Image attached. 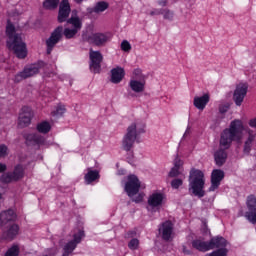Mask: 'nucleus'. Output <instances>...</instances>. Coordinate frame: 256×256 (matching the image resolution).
I'll use <instances>...</instances> for the list:
<instances>
[{"label":"nucleus","mask_w":256,"mask_h":256,"mask_svg":"<svg viewBox=\"0 0 256 256\" xmlns=\"http://www.w3.org/2000/svg\"><path fill=\"white\" fill-rule=\"evenodd\" d=\"M219 111H220V113H227V111H229V106L228 105H220Z\"/></svg>","instance_id":"obj_45"},{"label":"nucleus","mask_w":256,"mask_h":256,"mask_svg":"<svg viewBox=\"0 0 256 256\" xmlns=\"http://www.w3.org/2000/svg\"><path fill=\"white\" fill-rule=\"evenodd\" d=\"M247 207H248V212H251V211H256V197L251 195V196H248L247 198Z\"/></svg>","instance_id":"obj_31"},{"label":"nucleus","mask_w":256,"mask_h":256,"mask_svg":"<svg viewBox=\"0 0 256 256\" xmlns=\"http://www.w3.org/2000/svg\"><path fill=\"white\" fill-rule=\"evenodd\" d=\"M107 9H109V3L100 1L92 8V13H103V11H107Z\"/></svg>","instance_id":"obj_27"},{"label":"nucleus","mask_w":256,"mask_h":256,"mask_svg":"<svg viewBox=\"0 0 256 256\" xmlns=\"http://www.w3.org/2000/svg\"><path fill=\"white\" fill-rule=\"evenodd\" d=\"M137 140V124L132 123L128 128L126 135L123 139V149L125 151H131L135 141Z\"/></svg>","instance_id":"obj_5"},{"label":"nucleus","mask_w":256,"mask_h":256,"mask_svg":"<svg viewBox=\"0 0 256 256\" xmlns=\"http://www.w3.org/2000/svg\"><path fill=\"white\" fill-rule=\"evenodd\" d=\"M6 227H8V229L3 232V239H8L9 241L15 239L19 233V226L17 224H8Z\"/></svg>","instance_id":"obj_17"},{"label":"nucleus","mask_w":256,"mask_h":256,"mask_svg":"<svg viewBox=\"0 0 256 256\" xmlns=\"http://www.w3.org/2000/svg\"><path fill=\"white\" fill-rule=\"evenodd\" d=\"M141 189V182L135 175L128 176V181L125 184V191L129 197H135Z\"/></svg>","instance_id":"obj_6"},{"label":"nucleus","mask_w":256,"mask_h":256,"mask_svg":"<svg viewBox=\"0 0 256 256\" xmlns=\"http://www.w3.org/2000/svg\"><path fill=\"white\" fill-rule=\"evenodd\" d=\"M163 12L161 10H155L150 13V15H161Z\"/></svg>","instance_id":"obj_49"},{"label":"nucleus","mask_w":256,"mask_h":256,"mask_svg":"<svg viewBox=\"0 0 256 256\" xmlns=\"http://www.w3.org/2000/svg\"><path fill=\"white\" fill-rule=\"evenodd\" d=\"M5 256H19V246L13 245L12 247H10L6 251Z\"/></svg>","instance_id":"obj_32"},{"label":"nucleus","mask_w":256,"mask_h":256,"mask_svg":"<svg viewBox=\"0 0 256 256\" xmlns=\"http://www.w3.org/2000/svg\"><path fill=\"white\" fill-rule=\"evenodd\" d=\"M129 249L135 250L139 247V240L134 238L128 243Z\"/></svg>","instance_id":"obj_36"},{"label":"nucleus","mask_w":256,"mask_h":256,"mask_svg":"<svg viewBox=\"0 0 256 256\" xmlns=\"http://www.w3.org/2000/svg\"><path fill=\"white\" fill-rule=\"evenodd\" d=\"M129 85H130V89H132L134 93H143L145 91V82L131 80Z\"/></svg>","instance_id":"obj_25"},{"label":"nucleus","mask_w":256,"mask_h":256,"mask_svg":"<svg viewBox=\"0 0 256 256\" xmlns=\"http://www.w3.org/2000/svg\"><path fill=\"white\" fill-rule=\"evenodd\" d=\"M254 141H255V134L253 133L252 130H248V138L244 142V146H243V153H245V155H249V153H251V147L253 146Z\"/></svg>","instance_id":"obj_22"},{"label":"nucleus","mask_w":256,"mask_h":256,"mask_svg":"<svg viewBox=\"0 0 256 256\" xmlns=\"http://www.w3.org/2000/svg\"><path fill=\"white\" fill-rule=\"evenodd\" d=\"M37 131L39 133L47 134L51 131V124H49V122H47V121L40 122L37 125Z\"/></svg>","instance_id":"obj_28"},{"label":"nucleus","mask_w":256,"mask_h":256,"mask_svg":"<svg viewBox=\"0 0 256 256\" xmlns=\"http://www.w3.org/2000/svg\"><path fill=\"white\" fill-rule=\"evenodd\" d=\"M69 15H71V4L69 0H62L59 4L58 23H67L69 21Z\"/></svg>","instance_id":"obj_8"},{"label":"nucleus","mask_w":256,"mask_h":256,"mask_svg":"<svg viewBox=\"0 0 256 256\" xmlns=\"http://www.w3.org/2000/svg\"><path fill=\"white\" fill-rule=\"evenodd\" d=\"M33 119V110L30 107L24 106L18 118V126L23 129L31 125Z\"/></svg>","instance_id":"obj_11"},{"label":"nucleus","mask_w":256,"mask_h":256,"mask_svg":"<svg viewBox=\"0 0 256 256\" xmlns=\"http://www.w3.org/2000/svg\"><path fill=\"white\" fill-rule=\"evenodd\" d=\"M121 49L122 51H125V52L131 51V44L129 43V41L127 40L122 41Z\"/></svg>","instance_id":"obj_37"},{"label":"nucleus","mask_w":256,"mask_h":256,"mask_svg":"<svg viewBox=\"0 0 256 256\" xmlns=\"http://www.w3.org/2000/svg\"><path fill=\"white\" fill-rule=\"evenodd\" d=\"M12 175L15 181H19V179H23V175H24L23 166H16L14 171L12 172Z\"/></svg>","instance_id":"obj_30"},{"label":"nucleus","mask_w":256,"mask_h":256,"mask_svg":"<svg viewBox=\"0 0 256 256\" xmlns=\"http://www.w3.org/2000/svg\"><path fill=\"white\" fill-rule=\"evenodd\" d=\"M74 1H75V3H78V4L83 3V0H74Z\"/></svg>","instance_id":"obj_52"},{"label":"nucleus","mask_w":256,"mask_h":256,"mask_svg":"<svg viewBox=\"0 0 256 256\" xmlns=\"http://www.w3.org/2000/svg\"><path fill=\"white\" fill-rule=\"evenodd\" d=\"M27 143H31L32 145H44L45 137L39 134H27L25 136Z\"/></svg>","instance_id":"obj_20"},{"label":"nucleus","mask_w":256,"mask_h":256,"mask_svg":"<svg viewBox=\"0 0 256 256\" xmlns=\"http://www.w3.org/2000/svg\"><path fill=\"white\" fill-rule=\"evenodd\" d=\"M15 219H17V214H15V211L11 209L3 211L0 214V226L5 228L7 225H11V222Z\"/></svg>","instance_id":"obj_15"},{"label":"nucleus","mask_w":256,"mask_h":256,"mask_svg":"<svg viewBox=\"0 0 256 256\" xmlns=\"http://www.w3.org/2000/svg\"><path fill=\"white\" fill-rule=\"evenodd\" d=\"M182 165H183V161H181L179 157H176V159L174 160V167L179 169Z\"/></svg>","instance_id":"obj_44"},{"label":"nucleus","mask_w":256,"mask_h":256,"mask_svg":"<svg viewBox=\"0 0 256 256\" xmlns=\"http://www.w3.org/2000/svg\"><path fill=\"white\" fill-rule=\"evenodd\" d=\"M243 122L241 120H234L230 123V129H225L220 137V149L214 153V161L217 167H223L227 161V152L225 149L231 147L233 141H241L243 139Z\"/></svg>","instance_id":"obj_1"},{"label":"nucleus","mask_w":256,"mask_h":256,"mask_svg":"<svg viewBox=\"0 0 256 256\" xmlns=\"http://www.w3.org/2000/svg\"><path fill=\"white\" fill-rule=\"evenodd\" d=\"M159 233L162 235L164 241H171V235H173V222L168 220L162 223L159 228Z\"/></svg>","instance_id":"obj_16"},{"label":"nucleus","mask_w":256,"mask_h":256,"mask_svg":"<svg viewBox=\"0 0 256 256\" xmlns=\"http://www.w3.org/2000/svg\"><path fill=\"white\" fill-rule=\"evenodd\" d=\"M39 69H41V63L30 65L29 67L25 68L23 72H20L15 76V82L19 83L23 81V79L37 75V73H39Z\"/></svg>","instance_id":"obj_10"},{"label":"nucleus","mask_w":256,"mask_h":256,"mask_svg":"<svg viewBox=\"0 0 256 256\" xmlns=\"http://www.w3.org/2000/svg\"><path fill=\"white\" fill-rule=\"evenodd\" d=\"M225 179V172L220 169H215L211 174V187L209 191H215V189H219V185H221V181Z\"/></svg>","instance_id":"obj_13"},{"label":"nucleus","mask_w":256,"mask_h":256,"mask_svg":"<svg viewBox=\"0 0 256 256\" xmlns=\"http://www.w3.org/2000/svg\"><path fill=\"white\" fill-rule=\"evenodd\" d=\"M248 125L250 127H253L254 129H256V118L250 119L249 122H248Z\"/></svg>","instance_id":"obj_47"},{"label":"nucleus","mask_w":256,"mask_h":256,"mask_svg":"<svg viewBox=\"0 0 256 256\" xmlns=\"http://www.w3.org/2000/svg\"><path fill=\"white\" fill-rule=\"evenodd\" d=\"M133 79H141V69H135L133 71Z\"/></svg>","instance_id":"obj_43"},{"label":"nucleus","mask_w":256,"mask_h":256,"mask_svg":"<svg viewBox=\"0 0 256 256\" xmlns=\"http://www.w3.org/2000/svg\"><path fill=\"white\" fill-rule=\"evenodd\" d=\"M177 175H179V168L174 166L169 172V177H177Z\"/></svg>","instance_id":"obj_41"},{"label":"nucleus","mask_w":256,"mask_h":256,"mask_svg":"<svg viewBox=\"0 0 256 256\" xmlns=\"http://www.w3.org/2000/svg\"><path fill=\"white\" fill-rule=\"evenodd\" d=\"M88 41L96 47H104L107 41H109V36L103 33H93L88 37Z\"/></svg>","instance_id":"obj_14"},{"label":"nucleus","mask_w":256,"mask_h":256,"mask_svg":"<svg viewBox=\"0 0 256 256\" xmlns=\"http://www.w3.org/2000/svg\"><path fill=\"white\" fill-rule=\"evenodd\" d=\"M189 181L192 193L196 195V197H205V191L203 190L205 187V174L203 171L195 168L191 169Z\"/></svg>","instance_id":"obj_4"},{"label":"nucleus","mask_w":256,"mask_h":256,"mask_svg":"<svg viewBox=\"0 0 256 256\" xmlns=\"http://www.w3.org/2000/svg\"><path fill=\"white\" fill-rule=\"evenodd\" d=\"M7 156V146L0 145V158Z\"/></svg>","instance_id":"obj_42"},{"label":"nucleus","mask_w":256,"mask_h":256,"mask_svg":"<svg viewBox=\"0 0 256 256\" xmlns=\"http://www.w3.org/2000/svg\"><path fill=\"white\" fill-rule=\"evenodd\" d=\"M159 5H162V7H165V5H167V0H160Z\"/></svg>","instance_id":"obj_51"},{"label":"nucleus","mask_w":256,"mask_h":256,"mask_svg":"<svg viewBox=\"0 0 256 256\" xmlns=\"http://www.w3.org/2000/svg\"><path fill=\"white\" fill-rule=\"evenodd\" d=\"M135 203H141L143 201V194H138L135 198H133Z\"/></svg>","instance_id":"obj_46"},{"label":"nucleus","mask_w":256,"mask_h":256,"mask_svg":"<svg viewBox=\"0 0 256 256\" xmlns=\"http://www.w3.org/2000/svg\"><path fill=\"white\" fill-rule=\"evenodd\" d=\"M44 9L53 10L59 7V0H46L43 2Z\"/></svg>","instance_id":"obj_29"},{"label":"nucleus","mask_w":256,"mask_h":256,"mask_svg":"<svg viewBox=\"0 0 256 256\" xmlns=\"http://www.w3.org/2000/svg\"><path fill=\"white\" fill-rule=\"evenodd\" d=\"M208 256H227V249L221 248L217 251L210 253Z\"/></svg>","instance_id":"obj_35"},{"label":"nucleus","mask_w":256,"mask_h":256,"mask_svg":"<svg viewBox=\"0 0 256 256\" xmlns=\"http://www.w3.org/2000/svg\"><path fill=\"white\" fill-rule=\"evenodd\" d=\"M4 171H7V165L0 163V173H3Z\"/></svg>","instance_id":"obj_48"},{"label":"nucleus","mask_w":256,"mask_h":256,"mask_svg":"<svg viewBox=\"0 0 256 256\" xmlns=\"http://www.w3.org/2000/svg\"><path fill=\"white\" fill-rule=\"evenodd\" d=\"M85 236V232L79 230L77 234H74V239L71 240L70 242H68L65 246H64V253L62 256H69L71 255V253H73V251H75L77 244L81 243V239H83V237Z\"/></svg>","instance_id":"obj_12"},{"label":"nucleus","mask_w":256,"mask_h":256,"mask_svg":"<svg viewBox=\"0 0 256 256\" xmlns=\"http://www.w3.org/2000/svg\"><path fill=\"white\" fill-rule=\"evenodd\" d=\"M183 253H185L186 255H190L191 251L187 250V247L183 246Z\"/></svg>","instance_id":"obj_50"},{"label":"nucleus","mask_w":256,"mask_h":256,"mask_svg":"<svg viewBox=\"0 0 256 256\" xmlns=\"http://www.w3.org/2000/svg\"><path fill=\"white\" fill-rule=\"evenodd\" d=\"M249 89V85L247 83H239L236 86V89L233 94V101L238 107H241L245 97L247 96V91Z\"/></svg>","instance_id":"obj_9"},{"label":"nucleus","mask_w":256,"mask_h":256,"mask_svg":"<svg viewBox=\"0 0 256 256\" xmlns=\"http://www.w3.org/2000/svg\"><path fill=\"white\" fill-rule=\"evenodd\" d=\"M66 24L71 25V27H66L63 30V26H58L52 32L49 39L46 41L48 55H51V51H53V47L57 45L58 41H61L63 34L66 39H74L77 33L81 31V27H83V22L81 21V18H79L78 16H71L67 20Z\"/></svg>","instance_id":"obj_2"},{"label":"nucleus","mask_w":256,"mask_h":256,"mask_svg":"<svg viewBox=\"0 0 256 256\" xmlns=\"http://www.w3.org/2000/svg\"><path fill=\"white\" fill-rule=\"evenodd\" d=\"M63 113H65V106L58 105L56 111L52 112V115H63Z\"/></svg>","instance_id":"obj_38"},{"label":"nucleus","mask_w":256,"mask_h":256,"mask_svg":"<svg viewBox=\"0 0 256 256\" xmlns=\"http://www.w3.org/2000/svg\"><path fill=\"white\" fill-rule=\"evenodd\" d=\"M99 177V171L88 169V173L84 176V179L86 183L89 185L93 183V181H97Z\"/></svg>","instance_id":"obj_26"},{"label":"nucleus","mask_w":256,"mask_h":256,"mask_svg":"<svg viewBox=\"0 0 256 256\" xmlns=\"http://www.w3.org/2000/svg\"><path fill=\"white\" fill-rule=\"evenodd\" d=\"M245 217L250 221V223H256V211L246 212Z\"/></svg>","instance_id":"obj_34"},{"label":"nucleus","mask_w":256,"mask_h":256,"mask_svg":"<svg viewBox=\"0 0 256 256\" xmlns=\"http://www.w3.org/2000/svg\"><path fill=\"white\" fill-rule=\"evenodd\" d=\"M89 58L90 69L93 71V73H99V71H101V63H103V54H101L99 51L90 49Z\"/></svg>","instance_id":"obj_7"},{"label":"nucleus","mask_w":256,"mask_h":256,"mask_svg":"<svg viewBox=\"0 0 256 256\" xmlns=\"http://www.w3.org/2000/svg\"><path fill=\"white\" fill-rule=\"evenodd\" d=\"M111 73L112 83H121V81H123V77H125V70L123 68H114Z\"/></svg>","instance_id":"obj_23"},{"label":"nucleus","mask_w":256,"mask_h":256,"mask_svg":"<svg viewBox=\"0 0 256 256\" xmlns=\"http://www.w3.org/2000/svg\"><path fill=\"white\" fill-rule=\"evenodd\" d=\"M227 247V240L223 237H214L210 240V249H221Z\"/></svg>","instance_id":"obj_24"},{"label":"nucleus","mask_w":256,"mask_h":256,"mask_svg":"<svg viewBox=\"0 0 256 256\" xmlns=\"http://www.w3.org/2000/svg\"><path fill=\"white\" fill-rule=\"evenodd\" d=\"M192 247L197 249V251H202L205 253L206 251H211V242L205 241V239H196L192 242Z\"/></svg>","instance_id":"obj_18"},{"label":"nucleus","mask_w":256,"mask_h":256,"mask_svg":"<svg viewBox=\"0 0 256 256\" xmlns=\"http://www.w3.org/2000/svg\"><path fill=\"white\" fill-rule=\"evenodd\" d=\"M1 181L3 183H13V181H16V180H15V177L13 176V173L9 172L2 175Z\"/></svg>","instance_id":"obj_33"},{"label":"nucleus","mask_w":256,"mask_h":256,"mask_svg":"<svg viewBox=\"0 0 256 256\" xmlns=\"http://www.w3.org/2000/svg\"><path fill=\"white\" fill-rule=\"evenodd\" d=\"M163 199L165 196L161 193H154L148 199V205L155 209V207H161L163 205Z\"/></svg>","instance_id":"obj_19"},{"label":"nucleus","mask_w":256,"mask_h":256,"mask_svg":"<svg viewBox=\"0 0 256 256\" xmlns=\"http://www.w3.org/2000/svg\"><path fill=\"white\" fill-rule=\"evenodd\" d=\"M161 15H164V19H173V12L169 10H163Z\"/></svg>","instance_id":"obj_40"},{"label":"nucleus","mask_w":256,"mask_h":256,"mask_svg":"<svg viewBox=\"0 0 256 256\" xmlns=\"http://www.w3.org/2000/svg\"><path fill=\"white\" fill-rule=\"evenodd\" d=\"M171 185H172L173 189H179V187H181V185H183V180H181V179H174L171 182Z\"/></svg>","instance_id":"obj_39"},{"label":"nucleus","mask_w":256,"mask_h":256,"mask_svg":"<svg viewBox=\"0 0 256 256\" xmlns=\"http://www.w3.org/2000/svg\"><path fill=\"white\" fill-rule=\"evenodd\" d=\"M8 35L7 46L10 51H14L18 59H25L27 57V45L23 42L21 34L16 33L15 26L9 24L6 28Z\"/></svg>","instance_id":"obj_3"},{"label":"nucleus","mask_w":256,"mask_h":256,"mask_svg":"<svg viewBox=\"0 0 256 256\" xmlns=\"http://www.w3.org/2000/svg\"><path fill=\"white\" fill-rule=\"evenodd\" d=\"M209 99V94H204L202 97H195L194 106L196 107V109L203 111V109H205V107L207 106V103H209Z\"/></svg>","instance_id":"obj_21"}]
</instances>
